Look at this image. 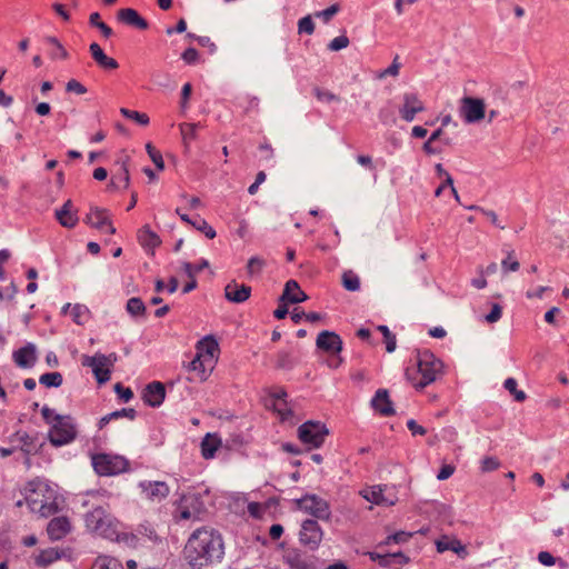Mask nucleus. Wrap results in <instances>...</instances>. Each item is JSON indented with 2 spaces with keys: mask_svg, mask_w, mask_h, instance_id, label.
Segmentation results:
<instances>
[{
  "mask_svg": "<svg viewBox=\"0 0 569 569\" xmlns=\"http://www.w3.org/2000/svg\"><path fill=\"white\" fill-rule=\"evenodd\" d=\"M223 555V541L218 531L202 527L194 530L184 547V558L193 568L208 567Z\"/></svg>",
  "mask_w": 569,
  "mask_h": 569,
  "instance_id": "obj_1",
  "label": "nucleus"
},
{
  "mask_svg": "<svg viewBox=\"0 0 569 569\" xmlns=\"http://www.w3.org/2000/svg\"><path fill=\"white\" fill-rule=\"evenodd\" d=\"M442 371V362L429 350L418 351L406 369V377L412 387L423 389L436 381Z\"/></svg>",
  "mask_w": 569,
  "mask_h": 569,
  "instance_id": "obj_2",
  "label": "nucleus"
},
{
  "mask_svg": "<svg viewBox=\"0 0 569 569\" xmlns=\"http://www.w3.org/2000/svg\"><path fill=\"white\" fill-rule=\"evenodd\" d=\"M219 358V345L208 336L196 345V356L188 365L190 381H206L214 369Z\"/></svg>",
  "mask_w": 569,
  "mask_h": 569,
  "instance_id": "obj_3",
  "label": "nucleus"
},
{
  "mask_svg": "<svg viewBox=\"0 0 569 569\" xmlns=\"http://www.w3.org/2000/svg\"><path fill=\"white\" fill-rule=\"evenodd\" d=\"M24 501L32 512L49 517L57 512V492L51 485L42 479H33L23 488Z\"/></svg>",
  "mask_w": 569,
  "mask_h": 569,
  "instance_id": "obj_4",
  "label": "nucleus"
},
{
  "mask_svg": "<svg viewBox=\"0 0 569 569\" xmlns=\"http://www.w3.org/2000/svg\"><path fill=\"white\" fill-rule=\"evenodd\" d=\"M41 416L49 426L48 439L53 447L71 443L77 438V426L72 417L58 415L48 406L41 408Z\"/></svg>",
  "mask_w": 569,
  "mask_h": 569,
  "instance_id": "obj_5",
  "label": "nucleus"
},
{
  "mask_svg": "<svg viewBox=\"0 0 569 569\" xmlns=\"http://www.w3.org/2000/svg\"><path fill=\"white\" fill-rule=\"evenodd\" d=\"M87 529L99 537L118 540L120 522L103 507L93 508L86 515Z\"/></svg>",
  "mask_w": 569,
  "mask_h": 569,
  "instance_id": "obj_6",
  "label": "nucleus"
},
{
  "mask_svg": "<svg viewBox=\"0 0 569 569\" xmlns=\"http://www.w3.org/2000/svg\"><path fill=\"white\" fill-rule=\"evenodd\" d=\"M204 505L201 492L194 488L182 491L174 502L173 518L177 521L196 519L203 511Z\"/></svg>",
  "mask_w": 569,
  "mask_h": 569,
  "instance_id": "obj_7",
  "label": "nucleus"
},
{
  "mask_svg": "<svg viewBox=\"0 0 569 569\" xmlns=\"http://www.w3.org/2000/svg\"><path fill=\"white\" fill-rule=\"evenodd\" d=\"M92 466L100 476H114L129 469V461L118 455L97 453L92 456Z\"/></svg>",
  "mask_w": 569,
  "mask_h": 569,
  "instance_id": "obj_8",
  "label": "nucleus"
},
{
  "mask_svg": "<svg viewBox=\"0 0 569 569\" xmlns=\"http://www.w3.org/2000/svg\"><path fill=\"white\" fill-rule=\"evenodd\" d=\"M267 408L272 409L281 421L293 420V411L287 401V392L282 387H272L264 399Z\"/></svg>",
  "mask_w": 569,
  "mask_h": 569,
  "instance_id": "obj_9",
  "label": "nucleus"
},
{
  "mask_svg": "<svg viewBox=\"0 0 569 569\" xmlns=\"http://www.w3.org/2000/svg\"><path fill=\"white\" fill-rule=\"evenodd\" d=\"M328 436V429L321 422L307 421L298 429L299 440L311 448H319Z\"/></svg>",
  "mask_w": 569,
  "mask_h": 569,
  "instance_id": "obj_10",
  "label": "nucleus"
},
{
  "mask_svg": "<svg viewBox=\"0 0 569 569\" xmlns=\"http://www.w3.org/2000/svg\"><path fill=\"white\" fill-rule=\"evenodd\" d=\"M295 502L299 510L318 519L327 520L330 517L329 503L316 495H306L302 498L297 499Z\"/></svg>",
  "mask_w": 569,
  "mask_h": 569,
  "instance_id": "obj_11",
  "label": "nucleus"
},
{
  "mask_svg": "<svg viewBox=\"0 0 569 569\" xmlns=\"http://www.w3.org/2000/svg\"><path fill=\"white\" fill-rule=\"evenodd\" d=\"M360 495L369 502L378 506H395L398 501L395 487L371 486L363 488Z\"/></svg>",
  "mask_w": 569,
  "mask_h": 569,
  "instance_id": "obj_12",
  "label": "nucleus"
},
{
  "mask_svg": "<svg viewBox=\"0 0 569 569\" xmlns=\"http://www.w3.org/2000/svg\"><path fill=\"white\" fill-rule=\"evenodd\" d=\"M112 356L94 355L93 357L86 356L82 365L90 367L99 383H104L110 379L111 367L113 366Z\"/></svg>",
  "mask_w": 569,
  "mask_h": 569,
  "instance_id": "obj_13",
  "label": "nucleus"
},
{
  "mask_svg": "<svg viewBox=\"0 0 569 569\" xmlns=\"http://www.w3.org/2000/svg\"><path fill=\"white\" fill-rule=\"evenodd\" d=\"M459 112L465 122H479L486 116V103L479 98L465 97L461 99Z\"/></svg>",
  "mask_w": 569,
  "mask_h": 569,
  "instance_id": "obj_14",
  "label": "nucleus"
},
{
  "mask_svg": "<svg viewBox=\"0 0 569 569\" xmlns=\"http://www.w3.org/2000/svg\"><path fill=\"white\" fill-rule=\"evenodd\" d=\"M425 102L415 92H406L401 98V103L398 107V112L407 122H411L416 116L425 111Z\"/></svg>",
  "mask_w": 569,
  "mask_h": 569,
  "instance_id": "obj_15",
  "label": "nucleus"
},
{
  "mask_svg": "<svg viewBox=\"0 0 569 569\" xmlns=\"http://www.w3.org/2000/svg\"><path fill=\"white\" fill-rule=\"evenodd\" d=\"M322 529L315 520L307 519L302 522L299 532V541L310 550H316L322 540Z\"/></svg>",
  "mask_w": 569,
  "mask_h": 569,
  "instance_id": "obj_16",
  "label": "nucleus"
},
{
  "mask_svg": "<svg viewBox=\"0 0 569 569\" xmlns=\"http://www.w3.org/2000/svg\"><path fill=\"white\" fill-rule=\"evenodd\" d=\"M86 222L101 233L114 234L116 232L110 213L106 209L91 208L86 216Z\"/></svg>",
  "mask_w": 569,
  "mask_h": 569,
  "instance_id": "obj_17",
  "label": "nucleus"
},
{
  "mask_svg": "<svg viewBox=\"0 0 569 569\" xmlns=\"http://www.w3.org/2000/svg\"><path fill=\"white\" fill-rule=\"evenodd\" d=\"M139 488L144 499L151 502H161L170 493V488L164 481L146 480L139 483Z\"/></svg>",
  "mask_w": 569,
  "mask_h": 569,
  "instance_id": "obj_18",
  "label": "nucleus"
},
{
  "mask_svg": "<svg viewBox=\"0 0 569 569\" xmlns=\"http://www.w3.org/2000/svg\"><path fill=\"white\" fill-rule=\"evenodd\" d=\"M357 336L362 340H368L372 336L375 337V341L381 338L386 343L388 352H392L396 349V338L386 326L377 327L373 332L369 329L361 328L357 331Z\"/></svg>",
  "mask_w": 569,
  "mask_h": 569,
  "instance_id": "obj_19",
  "label": "nucleus"
},
{
  "mask_svg": "<svg viewBox=\"0 0 569 569\" xmlns=\"http://www.w3.org/2000/svg\"><path fill=\"white\" fill-rule=\"evenodd\" d=\"M437 551L442 553L445 551H452L460 558L468 556L467 547L456 537L443 535L436 540Z\"/></svg>",
  "mask_w": 569,
  "mask_h": 569,
  "instance_id": "obj_20",
  "label": "nucleus"
},
{
  "mask_svg": "<svg viewBox=\"0 0 569 569\" xmlns=\"http://www.w3.org/2000/svg\"><path fill=\"white\" fill-rule=\"evenodd\" d=\"M371 407L376 413L383 417H389L395 413L393 403L386 389L377 390L371 400Z\"/></svg>",
  "mask_w": 569,
  "mask_h": 569,
  "instance_id": "obj_21",
  "label": "nucleus"
},
{
  "mask_svg": "<svg viewBox=\"0 0 569 569\" xmlns=\"http://www.w3.org/2000/svg\"><path fill=\"white\" fill-rule=\"evenodd\" d=\"M56 219L63 228L72 229L77 226L78 211L71 200H67L60 209L56 210Z\"/></svg>",
  "mask_w": 569,
  "mask_h": 569,
  "instance_id": "obj_22",
  "label": "nucleus"
},
{
  "mask_svg": "<svg viewBox=\"0 0 569 569\" xmlns=\"http://www.w3.org/2000/svg\"><path fill=\"white\" fill-rule=\"evenodd\" d=\"M317 347L327 353H340L342 341L337 333L322 331L317 338Z\"/></svg>",
  "mask_w": 569,
  "mask_h": 569,
  "instance_id": "obj_23",
  "label": "nucleus"
},
{
  "mask_svg": "<svg viewBox=\"0 0 569 569\" xmlns=\"http://www.w3.org/2000/svg\"><path fill=\"white\" fill-rule=\"evenodd\" d=\"M369 557L372 561H378L379 566L383 568L400 569L401 566L409 562V558L401 552L391 555L369 552Z\"/></svg>",
  "mask_w": 569,
  "mask_h": 569,
  "instance_id": "obj_24",
  "label": "nucleus"
},
{
  "mask_svg": "<svg viewBox=\"0 0 569 569\" xmlns=\"http://www.w3.org/2000/svg\"><path fill=\"white\" fill-rule=\"evenodd\" d=\"M117 17L120 22L137 30H147L149 28L148 21L142 18L134 9H120L117 13Z\"/></svg>",
  "mask_w": 569,
  "mask_h": 569,
  "instance_id": "obj_25",
  "label": "nucleus"
},
{
  "mask_svg": "<svg viewBox=\"0 0 569 569\" xmlns=\"http://www.w3.org/2000/svg\"><path fill=\"white\" fill-rule=\"evenodd\" d=\"M166 397V389L161 382L154 381L149 383L142 393V399L151 407L160 406Z\"/></svg>",
  "mask_w": 569,
  "mask_h": 569,
  "instance_id": "obj_26",
  "label": "nucleus"
},
{
  "mask_svg": "<svg viewBox=\"0 0 569 569\" xmlns=\"http://www.w3.org/2000/svg\"><path fill=\"white\" fill-rule=\"evenodd\" d=\"M70 520L64 516L51 519L47 527V532L51 540L62 539L70 532Z\"/></svg>",
  "mask_w": 569,
  "mask_h": 569,
  "instance_id": "obj_27",
  "label": "nucleus"
},
{
  "mask_svg": "<svg viewBox=\"0 0 569 569\" xmlns=\"http://www.w3.org/2000/svg\"><path fill=\"white\" fill-rule=\"evenodd\" d=\"M224 295L229 301L240 303L249 299L251 295V288L243 283L231 281L226 286Z\"/></svg>",
  "mask_w": 569,
  "mask_h": 569,
  "instance_id": "obj_28",
  "label": "nucleus"
},
{
  "mask_svg": "<svg viewBox=\"0 0 569 569\" xmlns=\"http://www.w3.org/2000/svg\"><path fill=\"white\" fill-rule=\"evenodd\" d=\"M62 311L64 315H69L72 321L79 326L86 325L91 318V312L89 308L80 303H67L63 307Z\"/></svg>",
  "mask_w": 569,
  "mask_h": 569,
  "instance_id": "obj_29",
  "label": "nucleus"
},
{
  "mask_svg": "<svg viewBox=\"0 0 569 569\" xmlns=\"http://www.w3.org/2000/svg\"><path fill=\"white\" fill-rule=\"evenodd\" d=\"M13 360L21 368H30L37 360L36 348L33 345H27L13 352Z\"/></svg>",
  "mask_w": 569,
  "mask_h": 569,
  "instance_id": "obj_30",
  "label": "nucleus"
},
{
  "mask_svg": "<svg viewBox=\"0 0 569 569\" xmlns=\"http://www.w3.org/2000/svg\"><path fill=\"white\" fill-rule=\"evenodd\" d=\"M222 440L217 433H207L200 445L201 456L204 459H212L221 448Z\"/></svg>",
  "mask_w": 569,
  "mask_h": 569,
  "instance_id": "obj_31",
  "label": "nucleus"
},
{
  "mask_svg": "<svg viewBox=\"0 0 569 569\" xmlns=\"http://www.w3.org/2000/svg\"><path fill=\"white\" fill-rule=\"evenodd\" d=\"M137 238L139 243L147 250L153 251L154 248L160 246L161 240L159 236L151 230V228L147 224L141 227L137 232Z\"/></svg>",
  "mask_w": 569,
  "mask_h": 569,
  "instance_id": "obj_32",
  "label": "nucleus"
},
{
  "mask_svg": "<svg viewBox=\"0 0 569 569\" xmlns=\"http://www.w3.org/2000/svg\"><path fill=\"white\" fill-rule=\"evenodd\" d=\"M90 53L100 68L107 70H114L118 68V62L113 58L108 57L98 43L90 44Z\"/></svg>",
  "mask_w": 569,
  "mask_h": 569,
  "instance_id": "obj_33",
  "label": "nucleus"
},
{
  "mask_svg": "<svg viewBox=\"0 0 569 569\" xmlns=\"http://www.w3.org/2000/svg\"><path fill=\"white\" fill-rule=\"evenodd\" d=\"M282 297L283 301H289L290 303H299L307 299V295L301 290L298 282L295 280H289L286 283Z\"/></svg>",
  "mask_w": 569,
  "mask_h": 569,
  "instance_id": "obj_34",
  "label": "nucleus"
},
{
  "mask_svg": "<svg viewBox=\"0 0 569 569\" xmlns=\"http://www.w3.org/2000/svg\"><path fill=\"white\" fill-rule=\"evenodd\" d=\"M90 569H127V563L113 556L100 555L92 562Z\"/></svg>",
  "mask_w": 569,
  "mask_h": 569,
  "instance_id": "obj_35",
  "label": "nucleus"
},
{
  "mask_svg": "<svg viewBox=\"0 0 569 569\" xmlns=\"http://www.w3.org/2000/svg\"><path fill=\"white\" fill-rule=\"evenodd\" d=\"M436 171H437V174L439 177V179L441 180V183L439 184V187L436 189L435 191V196L436 197H440L443 192V190L447 188V187H450V190H451V193L456 197L457 200H459V196H458V192L457 190L455 189L453 187V181H452V178L451 176L443 169L442 164L438 163L436 166Z\"/></svg>",
  "mask_w": 569,
  "mask_h": 569,
  "instance_id": "obj_36",
  "label": "nucleus"
},
{
  "mask_svg": "<svg viewBox=\"0 0 569 569\" xmlns=\"http://www.w3.org/2000/svg\"><path fill=\"white\" fill-rule=\"evenodd\" d=\"M199 128H201L200 123L182 122L179 124L182 144L186 150H189L191 142L197 139Z\"/></svg>",
  "mask_w": 569,
  "mask_h": 569,
  "instance_id": "obj_37",
  "label": "nucleus"
},
{
  "mask_svg": "<svg viewBox=\"0 0 569 569\" xmlns=\"http://www.w3.org/2000/svg\"><path fill=\"white\" fill-rule=\"evenodd\" d=\"M130 182L129 169L127 162L123 161L119 172L111 177V186L116 189H126Z\"/></svg>",
  "mask_w": 569,
  "mask_h": 569,
  "instance_id": "obj_38",
  "label": "nucleus"
},
{
  "mask_svg": "<svg viewBox=\"0 0 569 569\" xmlns=\"http://www.w3.org/2000/svg\"><path fill=\"white\" fill-rule=\"evenodd\" d=\"M59 558H60V553L57 549L48 548V549L41 550L36 556V563L38 566L46 567V566H49L52 562L57 561Z\"/></svg>",
  "mask_w": 569,
  "mask_h": 569,
  "instance_id": "obj_39",
  "label": "nucleus"
},
{
  "mask_svg": "<svg viewBox=\"0 0 569 569\" xmlns=\"http://www.w3.org/2000/svg\"><path fill=\"white\" fill-rule=\"evenodd\" d=\"M47 43L50 46V56L56 60H64L68 58L66 48L56 38H48Z\"/></svg>",
  "mask_w": 569,
  "mask_h": 569,
  "instance_id": "obj_40",
  "label": "nucleus"
},
{
  "mask_svg": "<svg viewBox=\"0 0 569 569\" xmlns=\"http://www.w3.org/2000/svg\"><path fill=\"white\" fill-rule=\"evenodd\" d=\"M120 112L127 119L132 120L143 127L148 126L150 122L149 116L144 112H139V111L130 110L127 108H121Z\"/></svg>",
  "mask_w": 569,
  "mask_h": 569,
  "instance_id": "obj_41",
  "label": "nucleus"
},
{
  "mask_svg": "<svg viewBox=\"0 0 569 569\" xmlns=\"http://www.w3.org/2000/svg\"><path fill=\"white\" fill-rule=\"evenodd\" d=\"M342 284L349 291H356L360 288L359 277L353 271H346L342 274Z\"/></svg>",
  "mask_w": 569,
  "mask_h": 569,
  "instance_id": "obj_42",
  "label": "nucleus"
},
{
  "mask_svg": "<svg viewBox=\"0 0 569 569\" xmlns=\"http://www.w3.org/2000/svg\"><path fill=\"white\" fill-rule=\"evenodd\" d=\"M127 311L133 317H139L144 315L146 307L141 299L130 298L127 302Z\"/></svg>",
  "mask_w": 569,
  "mask_h": 569,
  "instance_id": "obj_43",
  "label": "nucleus"
},
{
  "mask_svg": "<svg viewBox=\"0 0 569 569\" xmlns=\"http://www.w3.org/2000/svg\"><path fill=\"white\" fill-rule=\"evenodd\" d=\"M506 390H508L515 398L516 401L522 402L526 400L527 396L522 390H518L517 381L513 378L506 379L503 383Z\"/></svg>",
  "mask_w": 569,
  "mask_h": 569,
  "instance_id": "obj_44",
  "label": "nucleus"
},
{
  "mask_svg": "<svg viewBox=\"0 0 569 569\" xmlns=\"http://www.w3.org/2000/svg\"><path fill=\"white\" fill-rule=\"evenodd\" d=\"M120 417H128L129 419L134 418V410L133 409H122L120 411H114L110 415L104 416L100 420V428H103L107 423H109L113 419H118Z\"/></svg>",
  "mask_w": 569,
  "mask_h": 569,
  "instance_id": "obj_45",
  "label": "nucleus"
},
{
  "mask_svg": "<svg viewBox=\"0 0 569 569\" xmlns=\"http://www.w3.org/2000/svg\"><path fill=\"white\" fill-rule=\"evenodd\" d=\"M191 226L202 232L208 239H213L216 237L214 229L204 219L198 218Z\"/></svg>",
  "mask_w": 569,
  "mask_h": 569,
  "instance_id": "obj_46",
  "label": "nucleus"
},
{
  "mask_svg": "<svg viewBox=\"0 0 569 569\" xmlns=\"http://www.w3.org/2000/svg\"><path fill=\"white\" fill-rule=\"evenodd\" d=\"M146 150L151 159V161L154 163V166L159 169V170H163L164 168V162H163V159H162V154L161 152L156 149L151 142H148L146 144Z\"/></svg>",
  "mask_w": 569,
  "mask_h": 569,
  "instance_id": "obj_47",
  "label": "nucleus"
},
{
  "mask_svg": "<svg viewBox=\"0 0 569 569\" xmlns=\"http://www.w3.org/2000/svg\"><path fill=\"white\" fill-rule=\"evenodd\" d=\"M40 383L46 387H59L62 383V376L59 372H48L40 377Z\"/></svg>",
  "mask_w": 569,
  "mask_h": 569,
  "instance_id": "obj_48",
  "label": "nucleus"
},
{
  "mask_svg": "<svg viewBox=\"0 0 569 569\" xmlns=\"http://www.w3.org/2000/svg\"><path fill=\"white\" fill-rule=\"evenodd\" d=\"M90 24L97 27L104 38H109L112 34V30L104 22L101 21L100 14L94 12L90 14Z\"/></svg>",
  "mask_w": 569,
  "mask_h": 569,
  "instance_id": "obj_49",
  "label": "nucleus"
},
{
  "mask_svg": "<svg viewBox=\"0 0 569 569\" xmlns=\"http://www.w3.org/2000/svg\"><path fill=\"white\" fill-rule=\"evenodd\" d=\"M209 266L208 261L204 259L199 260L194 263H186L184 271L189 278L196 277L201 270Z\"/></svg>",
  "mask_w": 569,
  "mask_h": 569,
  "instance_id": "obj_50",
  "label": "nucleus"
},
{
  "mask_svg": "<svg viewBox=\"0 0 569 569\" xmlns=\"http://www.w3.org/2000/svg\"><path fill=\"white\" fill-rule=\"evenodd\" d=\"M181 58L187 64H196L201 61L199 52L193 48L186 49Z\"/></svg>",
  "mask_w": 569,
  "mask_h": 569,
  "instance_id": "obj_51",
  "label": "nucleus"
},
{
  "mask_svg": "<svg viewBox=\"0 0 569 569\" xmlns=\"http://www.w3.org/2000/svg\"><path fill=\"white\" fill-rule=\"evenodd\" d=\"M501 266L505 271H517L520 267L512 251L509 252L506 259L502 260Z\"/></svg>",
  "mask_w": 569,
  "mask_h": 569,
  "instance_id": "obj_52",
  "label": "nucleus"
},
{
  "mask_svg": "<svg viewBox=\"0 0 569 569\" xmlns=\"http://www.w3.org/2000/svg\"><path fill=\"white\" fill-rule=\"evenodd\" d=\"M66 90L79 96L87 93V88L76 79H71L67 82Z\"/></svg>",
  "mask_w": 569,
  "mask_h": 569,
  "instance_id": "obj_53",
  "label": "nucleus"
},
{
  "mask_svg": "<svg viewBox=\"0 0 569 569\" xmlns=\"http://www.w3.org/2000/svg\"><path fill=\"white\" fill-rule=\"evenodd\" d=\"M549 290H550V288L546 287V286L532 287L526 291V297L529 300L541 299L543 297V295Z\"/></svg>",
  "mask_w": 569,
  "mask_h": 569,
  "instance_id": "obj_54",
  "label": "nucleus"
},
{
  "mask_svg": "<svg viewBox=\"0 0 569 569\" xmlns=\"http://www.w3.org/2000/svg\"><path fill=\"white\" fill-rule=\"evenodd\" d=\"M263 266L264 261L262 259L257 257L251 258L247 264L248 273L251 276L257 274L262 270Z\"/></svg>",
  "mask_w": 569,
  "mask_h": 569,
  "instance_id": "obj_55",
  "label": "nucleus"
},
{
  "mask_svg": "<svg viewBox=\"0 0 569 569\" xmlns=\"http://www.w3.org/2000/svg\"><path fill=\"white\" fill-rule=\"evenodd\" d=\"M114 390L118 395V397L123 401L128 402L132 399L133 392L130 388L123 387L121 383H117L114 386Z\"/></svg>",
  "mask_w": 569,
  "mask_h": 569,
  "instance_id": "obj_56",
  "label": "nucleus"
},
{
  "mask_svg": "<svg viewBox=\"0 0 569 569\" xmlns=\"http://www.w3.org/2000/svg\"><path fill=\"white\" fill-rule=\"evenodd\" d=\"M349 44V39L346 36H339L331 40L329 43V49L332 51H338L343 48H347Z\"/></svg>",
  "mask_w": 569,
  "mask_h": 569,
  "instance_id": "obj_57",
  "label": "nucleus"
},
{
  "mask_svg": "<svg viewBox=\"0 0 569 569\" xmlns=\"http://www.w3.org/2000/svg\"><path fill=\"white\" fill-rule=\"evenodd\" d=\"M315 30V24L310 17H305L299 21V32L311 34Z\"/></svg>",
  "mask_w": 569,
  "mask_h": 569,
  "instance_id": "obj_58",
  "label": "nucleus"
},
{
  "mask_svg": "<svg viewBox=\"0 0 569 569\" xmlns=\"http://www.w3.org/2000/svg\"><path fill=\"white\" fill-rule=\"evenodd\" d=\"M499 467V461L493 457H486L481 461L482 471H493Z\"/></svg>",
  "mask_w": 569,
  "mask_h": 569,
  "instance_id": "obj_59",
  "label": "nucleus"
},
{
  "mask_svg": "<svg viewBox=\"0 0 569 569\" xmlns=\"http://www.w3.org/2000/svg\"><path fill=\"white\" fill-rule=\"evenodd\" d=\"M316 97L318 98V100L323 101V102H331V101L339 100V98L336 94H333L332 92H330L328 90L317 89Z\"/></svg>",
  "mask_w": 569,
  "mask_h": 569,
  "instance_id": "obj_60",
  "label": "nucleus"
},
{
  "mask_svg": "<svg viewBox=\"0 0 569 569\" xmlns=\"http://www.w3.org/2000/svg\"><path fill=\"white\" fill-rule=\"evenodd\" d=\"M289 303H290L289 301H283V297L281 296L280 303L273 312V315L277 319L281 320V319L286 318V316L289 312V310H288Z\"/></svg>",
  "mask_w": 569,
  "mask_h": 569,
  "instance_id": "obj_61",
  "label": "nucleus"
},
{
  "mask_svg": "<svg viewBox=\"0 0 569 569\" xmlns=\"http://www.w3.org/2000/svg\"><path fill=\"white\" fill-rule=\"evenodd\" d=\"M501 315H502V308L498 303H495L492 306V309H491L490 313H488L486 316V320L489 323H493V322L498 321L501 318Z\"/></svg>",
  "mask_w": 569,
  "mask_h": 569,
  "instance_id": "obj_62",
  "label": "nucleus"
},
{
  "mask_svg": "<svg viewBox=\"0 0 569 569\" xmlns=\"http://www.w3.org/2000/svg\"><path fill=\"white\" fill-rule=\"evenodd\" d=\"M455 470H456L455 466H452V465H443L441 467V469L439 470L437 478L439 480H446V479L450 478L453 475Z\"/></svg>",
  "mask_w": 569,
  "mask_h": 569,
  "instance_id": "obj_63",
  "label": "nucleus"
},
{
  "mask_svg": "<svg viewBox=\"0 0 569 569\" xmlns=\"http://www.w3.org/2000/svg\"><path fill=\"white\" fill-rule=\"evenodd\" d=\"M328 358H327V365L328 367H330L331 369H337L341 366L342 363V358L339 353H328Z\"/></svg>",
  "mask_w": 569,
  "mask_h": 569,
  "instance_id": "obj_64",
  "label": "nucleus"
}]
</instances>
